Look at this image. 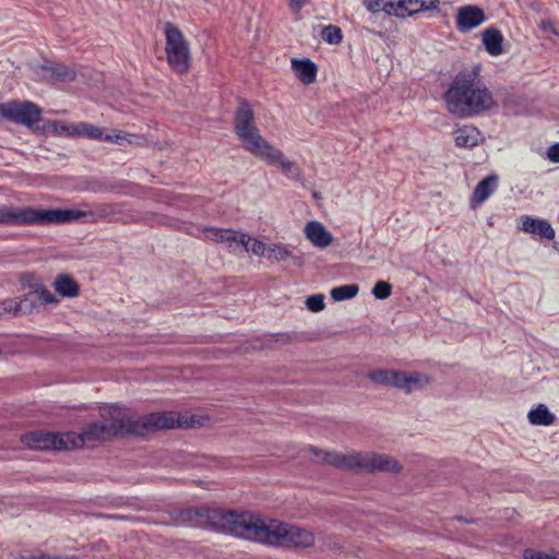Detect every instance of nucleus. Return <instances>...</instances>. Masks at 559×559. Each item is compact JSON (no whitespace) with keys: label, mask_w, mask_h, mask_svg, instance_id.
<instances>
[{"label":"nucleus","mask_w":559,"mask_h":559,"mask_svg":"<svg viewBox=\"0 0 559 559\" xmlns=\"http://www.w3.org/2000/svg\"><path fill=\"white\" fill-rule=\"evenodd\" d=\"M200 233L205 239L224 243L228 249L234 251L241 248V245L249 240L248 234L238 233L233 229L204 227L200 229Z\"/></svg>","instance_id":"f8f14e48"},{"label":"nucleus","mask_w":559,"mask_h":559,"mask_svg":"<svg viewBox=\"0 0 559 559\" xmlns=\"http://www.w3.org/2000/svg\"><path fill=\"white\" fill-rule=\"evenodd\" d=\"M241 248H243L246 252H250L254 255L264 258L266 257L267 245L255 238H252L251 236H249L248 241H245L241 245Z\"/></svg>","instance_id":"2f4dec72"},{"label":"nucleus","mask_w":559,"mask_h":559,"mask_svg":"<svg viewBox=\"0 0 559 559\" xmlns=\"http://www.w3.org/2000/svg\"><path fill=\"white\" fill-rule=\"evenodd\" d=\"M165 52L169 67L177 73H187L190 68V46L182 32L173 23L164 26Z\"/></svg>","instance_id":"6e6552de"},{"label":"nucleus","mask_w":559,"mask_h":559,"mask_svg":"<svg viewBox=\"0 0 559 559\" xmlns=\"http://www.w3.org/2000/svg\"><path fill=\"white\" fill-rule=\"evenodd\" d=\"M318 463L356 472H399L401 469L396 460L385 454L372 452H349L344 454L336 451L317 449V464Z\"/></svg>","instance_id":"423d86ee"},{"label":"nucleus","mask_w":559,"mask_h":559,"mask_svg":"<svg viewBox=\"0 0 559 559\" xmlns=\"http://www.w3.org/2000/svg\"><path fill=\"white\" fill-rule=\"evenodd\" d=\"M548 158L554 163H559V143L551 145L547 153Z\"/></svg>","instance_id":"e433bc0d"},{"label":"nucleus","mask_w":559,"mask_h":559,"mask_svg":"<svg viewBox=\"0 0 559 559\" xmlns=\"http://www.w3.org/2000/svg\"><path fill=\"white\" fill-rule=\"evenodd\" d=\"M439 0H405L408 16L419 12L435 10L438 8Z\"/></svg>","instance_id":"bb28decb"},{"label":"nucleus","mask_w":559,"mask_h":559,"mask_svg":"<svg viewBox=\"0 0 559 559\" xmlns=\"http://www.w3.org/2000/svg\"><path fill=\"white\" fill-rule=\"evenodd\" d=\"M362 5L373 14L380 12L388 14V0H362Z\"/></svg>","instance_id":"f704fd0d"},{"label":"nucleus","mask_w":559,"mask_h":559,"mask_svg":"<svg viewBox=\"0 0 559 559\" xmlns=\"http://www.w3.org/2000/svg\"><path fill=\"white\" fill-rule=\"evenodd\" d=\"M86 216V213L73 209H35L31 206H8L0 205V225H46L63 224L79 221Z\"/></svg>","instance_id":"39448f33"},{"label":"nucleus","mask_w":559,"mask_h":559,"mask_svg":"<svg viewBox=\"0 0 559 559\" xmlns=\"http://www.w3.org/2000/svg\"><path fill=\"white\" fill-rule=\"evenodd\" d=\"M292 70L296 79L305 85L314 82V62L308 58H292Z\"/></svg>","instance_id":"a211bd4d"},{"label":"nucleus","mask_w":559,"mask_h":559,"mask_svg":"<svg viewBox=\"0 0 559 559\" xmlns=\"http://www.w3.org/2000/svg\"><path fill=\"white\" fill-rule=\"evenodd\" d=\"M388 15L396 17L408 16L405 0H388Z\"/></svg>","instance_id":"473e14b6"},{"label":"nucleus","mask_w":559,"mask_h":559,"mask_svg":"<svg viewBox=\"0 0 559 559\" xmlns=\"http://www.w3.org/2000/svg\"><path fill=\"white\" fill-rule=\"evenodd\" d=\"M288 1H289V8L292 9V11L297 13L302 8V5L305 4V2L307 0H288Z\"/></svg>","instance_id":"58836bf2"},{"label":"nucleus","mask_w":559,"mask_h":559,"mask_svg":"<svg viewBox=\"0 0 559 559\" xmlns=\"http://www.w3.org/2000/svg\"><path fill=\"white\" fill-rule=\"evenodd\" d=\"M333 245L338 247V241L334 239L323 224L317 222V249H324Z\"/></svg>","instance_id":"c85d7f7f"},{"label":"nucleus","mask_w":559,"mask_h":559,"mask_svg":"<svg viewBox=\"0 0 559 559\" xmlns=\"http://www.w3.org/2000/svg\"><path fill=\"white\" fill-rule=\"evenodd\" d=\"M206 518L216 530L266 545L308 547L313 542L312 534L306 530L251 513L211 510Z\"/></svg>","instance_id":"f257e3e1"},{"label":"nucleus","mask_w":559,"mask_h":559,"mask_svg":"<svg viewBox=\"0 0 559 559\" xmlns=\"http://www.w3.org/2000/svg\"><path fill=\"white\" fill-rule=\"evenodd\" d=\"M292 254L288 246L283 243H270L267 245L265 259L271 262H282L292 257Z\"/></svg>","instance_id":"a878e982"},{"label":"nucleus","mask_w":559,"mask_h":559,"mask_svg":"<svg viewBox=\"0 0 559 559\" xmlns=\"http://www.w3.org/2000/svg\"><path fill=\"white\" fill-rule=\"evenodd\" d=\"M524 559H559V552L547 554L543 551H536L533 549H526L523 552Z\"/></svg>","instance_id":"c9c22d12"},{"label":"nucleus","mask_w":559,"mask_h":559,"mask_svg":"<svg viewBox=\"0 0 559 559\" xmlns=\"http://www.w3.org/2000/svg\"><path fill=\"white\" fill-rule=\"evenodd\" d=\"M68 432L55 433L33 431L22 436L21 441L28 448L36 450H70Z\"/></svg>","instance_id":"9b49d317"},{"label":"nucleus","mask_w":559,"mask_h":559,"mask_svg":"<svg viewBox=\"0 0 559 559\" xmlns=\"http://www.w3.org/2000/svg\"><path fill=\"white\" fill-rule=\"evenodd\" d=\"M306 306H307V308H308L311 312H314V307H316V304H314V295H310V296H308V297H307Z\"/></svg>","instance_id":"79ce46f5"},{"label":"nucleus","mask_w":559,"mask_h":559,"mask_svg":"<svg viewBox=\"0 0 559 559\" xmlns=\"http://www.w3.org/2000/svg\"><path fill=\"white\" fill-rule=\"evenodd\" d=\"M321 38L330 45H338L343 40L342 29L336 25H325L320 32Z\"/></svg>","instance_id":"c756f323"},{"label":"nucleus","mask_w":559,"mask_h":559,"mask_svg":"<svg viewBox=\"0 0 559 559\" xmlns=\"http://www.w3.org/2000/svg\"><path fill=\"white\" fill-rule=\"evenodd\" d=\"M431 381L430 377L426 373L413 372L407 373L400 371L397 380V389L404 390L406 393H411L415 390L425 388Z\"/></svg>","instance_id":"f3484780"},{"label":"nucleus","mask_w":559,"mask_h":559,"mask_svg":"<svg viewBox=\"0 0 559 559\" xmlns=\"http://www.w3.org/2000/svg\"><path fill=\"white\" fill-rule=\"evenodd\" d=\"M130 435L144 436L150 431L171 429L177 427H192V419L180 416L176 412L152 413L146 416H130L128 414Z\"/></svg>","instance_id":"0eeeda50"},{"label":"nucleus","mask_w":559,"mask_h":559,"mask_svg":"<svg viewBox=\"0 0 559 559\" xmlns=\"http://www.w3.org/2000/svg\"><path fill=\"white\" fill-rule=\"evenodd\" d=\"M483 66L474 64L460 71L444 93V102L450 114L459 118H469L497 107L491 91L481 79Z\"/></svg>","instance_id":"f03ea898"},{"label":"nucleus","mask_w":559,"mask_h":559,"mask_svg":"<svg viewBox=\"0 0 559 559\" xmlns=\"http://www.w3.org/2000/svg\"><path fill=\"white\" fill-rule=\"evenodd\" d=\"M486 21L483 9L477 5H463L456 12V28L461 33H467Z\"/></svg>","instance_id":"ddd939ff"},{"label":"nucleus","mask_w":559,"mask_h":559,"mask_svg":"<svg viewBox=\"0 0 559 559\" xmlns=\"http://www.w3.org/2000/svg\"><path fill=\"white\" fill-rule=\"evenodd\" d=\"M234 127L241 146L247 152L269 165L278 167L285 176L293 179L299 178L297 166L261 135L254 124V114L248 102L239 103L235 112Z\"/></svg>","instance_id":"7ed1b4c3"},{"label":"nucleus","mask_w":559,"mask_h":559,"mask_svg":"<svg viewBox=\"0 0 559 559\" xmlns=\"http://www.w3.org/2000/svg\"><path fill=\"white\" fill-rule=\"evenodd\" d=\"M99 415L104 423L88 424L81 433L68 432L70 450L93 447L96 442H103L116 436L130 435L126 409L116 405H106L99 408Z\"/></svg>","instance_id":"20e7f679"},{"label":"nucleus","mask_w":559,"mask_h":559,"mask_svg":"<svg viewBox=\"0 0 559 559\" xmlns=\"http://www.w3.org/2000/svg\"><path fill=\"white\" fill-rule=\"evenodd\" d=\"M28 302L25 301V296L21 299H5L0 301V317L4 314L16 316L19 313L29 312Z\"/></svg>","instance_id":"b1692460"},{"label":"nucleus","mask_w":559,"mask_h":559,"mask_svg":"<svg viewBox=\"0 0 559 559\" xmlns=\"http://www.w3.org/2000/svg\"><path fill=\"white\" fill-rule=\"evenodd\" d=\"M497 187L498 176L490 175L484 178L474 189L471 198V206L475 209L477 205L485 202L496 191Z\"/></svg>","instance_id":"dca6fc26"},{"label":"nucleus","mask_w":559,"mask_h":559,"mask_svg":"<svg viewBox=\"0 0 559 559\" xmlns=\"http://www.w3.org/2000/svg\"><path fill=\"white\" fill-rule=\"evenodd\" d=\"M324 308V296L322 294H317V312L323 310Z\"/></svg>","instance_id":"a19ab883"},{"label":"nucleus","mask_w":559,"mask_h":559,"mask_svg":"<svg viewBox=\"0 0 559 559\" xmlns=\"http://www.w3.org/2000/svg\"><path fill=\"white\" fill-rule=\"evenodd\" d=\"M453 135L456 146L462 148L475 147L481 141L480 131L472 124H464L457 128L454 131Z\"/></svg>","instance_id":"2eb2a0df"},{"label":"nucleus","mask_w":559,"mask_h":559,"mask_svg":"<svg viewBox=\"0 0 559 559\" xmlns=\"http://www.w3.org/2000/svg\"><path fill=\"white\" fill-rule=\"evenodd\" d=\"M0 117L19 124L32 127L40 120L41 109L28 100L8 102L0 104Z\"/></svg>","instance_id":"1a4fd4ad"},{"label":"nucleus","mask_w":559,"mask_h":559,"mask_svg":"<svg viewBox=\"0 0 559 559\" xmlns=\"http://www.w3.org/2000/svg\"><path fill=\"white\" fill-rule=\"evenodd\" d=\"M41 70L45 79L58 82H71L76 76L74 69L61 63L45 64Z\"/></svg>","instance_id":"aec40b11"},{"label":"nucleus","mask_w":559,"mask_h":559,"mask_svg":"<svg viewBox=\"0 0 559 559\" xmlns=\"http://www.w3.org/2000/svg\"><path fill=\"white\" fill-rule=\"evenodd\" d=\"M542 27H543L544 29H551L552 32H555V31L552 29V25H551L549 22H543V23H542Z\"/></svg>","instance_id":"37998d69"},{"label":"nucleus","mask_w":559,"mask_h":559,"mask_svg":"<svg viewBox=\"0 0 559 559\" xmlns=\"http://www.w3.org/2000/svg\"><path fill=\"white\" fill-rule=\"evenodd\" d=\"M76 136L87 138L97 141L114 142L119 145H124L126 143L139 145L143 141V139L139 135L122 133L120 131H112L111 133L105 134L103 128L94 126L88 122L76 123Z\"/></svg>","instance_id":"9d476101"},{"label":"nucleus","mask_w":559,"mask_h":559,"mask_svg":"<svg viewBox=\"0 0 559 559\" xmlns=\"http://www.w3.org/2000/svg\"><path fill=\"white\" fill-rule=\"evenodd\" d=\"M358 293L357 284H347L332 288L330 295L334 301H343L356 297Z\"/></svg>","instance_id":"cd10ccee"},{"label":"nucleus","mask_w":559,"mask_h":559,"mask_svg":"<svg viewBox=\"0 0 559 559\" xmlns=\"http://www.w3.org/2000/svg\"><path fill=\"white\" fill-rule=\"evenodd\" d=\"M55 289L62 297L72 298L79 295L78 283L67 274H60L56 277Z\"/></svg>","instance_id":"4be33fe9"},{"label":"nucleus","mask_w":559,"mask_h":559,"mask_svg":"<svg viewBox=\"0 0 559 559\" xmlns=\"http://www.w3.org/2000/svg\"><path fill=\"white\" fill-rule=\"evenodd\" d=\"M19 559H76V557L61 558V557H57V556L39 555V556L21 557Z\"/></svg>","instance_id":"ea45409f"},{"label":"nucleus","mask_w":559,"mask_h":559,"mask_svg":"<svg viewBox=\"0 0 559 559\" xmlns=\"http://www.w3.org/2000/svg\"><path fill=\"white\" fill-rule=\"evenodd\" d=\"M47 128L57 135L76 136V123L50 121Z\"/></svg>","instance_id":"7c9ffc66"},{"label":"nucleus","mask_w":559,"mask_h":559,"mask_svg":"<svg viewBox=\"0 0 559 559\" xmlns=\"http://www.w3.org/2000/svg\"><path fill=\"white\" fill-rule=\"evenodd\" d=\"M25 301L28 302L29 310L36 306L37 301H40L41 304L49 305V304H58V299L43 285H36L35 289L31 290L29 293L25 294Z\"/></svg>","instance_id":"412c9836"},{"label":"nucleus","mask_w":559,"mask_h":559,"mask_svg":"<svg viewBox=\"0 0 559 559\" xmlns=\"http://www.w3.org/2000/svg\"><path fill=\"white\" fill-rule=\"evenodd\" d=\"M391 294H392V286L390 283L384 282V281L377 282L372 288V295L377 299H381V300L386 299L391 296Z\"/></svg>","instance_id":"72a5a7b5"},{"label":"nucleus","mask_w":559,"mask_h":559,"mask_svg":"<svg viewBox=\"0 0 559 559\" xmlns=\"http://www.w3.org/2000/svg\"><path fill=\"white\" fill-rule=\"evenodd\" d=\"M522 227L521 229L524 233L537 235L547 240H551L555 238V229L546 219L534 218L531 216H522Z\"/></svg>","instance_id":"4468645a"},{"label":"nucleus","mask_w":559,"mask_h":559,"mask_svg":"<svg viewBox=\"0 0 559 559\" xmlns=\"http://www.w3.org/2000/svg\"><path fill=\"white\" fill-rule=\"evenodd\" d=\"M399 372L395 370H374L368 372L367 377L373 383L397 388Z\"/></svg>","instance_id":"393cba45"},{"label":"nucleus","mask_w":559,"mask_h":559,"mask_svg":"<svg viewBox=\"0 0 559 559\" xmlns=\"http://www.w3.org/2000/svg\"><path fill=\"white\" fill-rule=\"evenodd\" d=\"M528 421L535 426H549L556 420V416L550 413L545 404H538L536 408L527 414Z\"/></svg>","instance_id":"5701e85b"},{"label":"nucleus","mask_w":559,"mask_h":559,"mask_svg":"<svg viewBox=\"0 0 559 559\" xmlns=\"http://www.w3.org/2000/svg\"><path fill=\"white\" fill-rule=\"evenodd\" d=\"M307 238L314 243V221L308 222L305 227Z\"/></svg>","instance_id":"4c0bfd02"},{"label":"nucleus","mask_w":559,"mask_h":559,"mask_svg":"<svg viewBox=\"0 0 559 559\" xmlns=\"http://www.w3.org/2000/svg\"><path fill=\"white\" fill-rule=\"evenodd\" d=\"M481 41L490 56L498 57L503 53V35L498 28H486L481 33Z\"/></svg>","instance_id":"6ab92c4d"}]
</instances>
